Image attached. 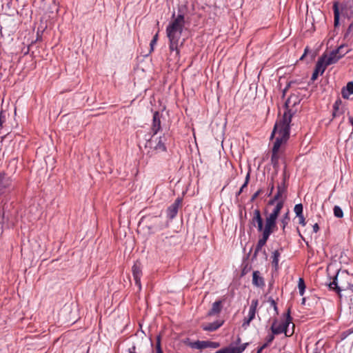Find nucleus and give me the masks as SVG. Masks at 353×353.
<instances>
[{
  "mask_svg": "<svg viewBox=\"0 0 353 353\" xmlns=\"http://www.w3.org/2000/svg\"><path fill=\"white\" fill-rule=\"evenodd\" d=\"M292 121V114H285L283 118L276 121L272 132L270 139L275 137V141L272 149L271 163L274 168L279 166V150L282 144L285 143L290 137V124Z\"/></svg>",
  "mask_w": 353,
  "mask_h": 353,
  "instance_id": "nucleus-1",
  "label": "nucleus"
},
{
  "mask_svg": "<svg viewBox=\"0 0 353 353\" xmlns=\"http://www.w3.org/2000/svg\"><path fill=\"white\" fill-rule=\"evenodd\" d=\"M185 21L184 13L181 8L178 10L177 15L174 12L171 17V20L166 27V34L169 40V49L170 54L174 53V58L179 59L180 50L179 48V42L181 37Z\"/></svg>",
  "mask_w": 353,
  "mask_h": 353,
  "instance_id": "nucleus-2",
  "label": "nucleus"
},
{
  "mask_svg": "<svg viewBox=\"0 0 353 353\" xmlns=\"http://www.w3.org/2000/svg\"><path fill=\"white\" fill-rule=\"evenodd\" d=\"M336 62L337 59H335L332 57L327 58H326L325 55H323L322 57H321L315 65V68L312 73L311 80L313 81H315L318 78L319 74H323L327 65L336 63Z\"/></svg>",
  "mask_w": 353,
  "mask_h": 353,
  "instance_id": "nucleus-3",
  "label": "nucleus"
},
{
  "mask_svg": "<svg viewBox=\"0 0 353 353\" xmlns=\"http://www.w3.org/2000/svg\"><path fill=\"white\" fill-rule=\"evenodd\" d=\"M290 310H291L290 307H289L286 312V317H285V321H283L282 323H281L278 326H276V324L277 323L276 319H275L274 321V322L272 323V324L270 327V330L273 333V334L278 335L281 333H285V335L288 336V334H287L288 327L292 320V318L290 316V312H291Z\"/></svg>",
  "mask_w": 353,
  "mask_h": 353,
  "instance_id": "nucleus-4",
  "label": "nucleus"
},
{
  "mask_svg": "<svg viewBox=\"0 0 353 353\" xmlns=\"http://www.w3.org/2000/svg\"><path fill=\"white\" fill-rule=\"evenodd\" d=\"M183 199L178 197L166 210L167 216L170 220L174 219L178 213L179 209L182 207Z\"/></svg>",
  "mask_w": 353,
  "mask_h": 353,
  "instance_id": "nucleus-5",
  "label": "nucleus"
},
{
  "mask_svg": "<svg viewBox=\"0 0 353 353\" xmlns=\"http://www.w3.org/2000/svg\"><path fill=\"white\" fill-rule=\"evenodd\" d=\"M166 141H167V137H166L165 134H163L162 136H160V137L156 138V139L154 141V142H155L154 145H153V146L152 145V143L154 142V140L152 139V138L149 141V144L157 152H166L167 151V148L165 145Z\"/></svg>",
  "mask_w": 353,
  "mask_h": 353,
  "instance_id": "nucleus-6",
  "label": "nucleus"
},
{
  "mask_svg": "<svg viewBox=\"0 0 353 353\" xmlns=\"http://www.w3.org/2000/svg\"><path fill=\"white\" fill-rule=\"evenodd\" d=\"M259 305V300L257 299H252L250 307L248 316L245 318L243 323V327H247L250 325V322L255 318L256 308Z\"/></svg>",
  "mask_w": 353,
  "mask_h": 353,
  "instance_id": "nucleus-7",
  "label": "nucleus"
},
{
  "mask_svg": "<svg viewBox=\"0 0 353 353\" xmlns=\"http://www.w3.org/2000/svg\"><path fill=\"white\" fill-rule=\"evenodd\" d=\"M161 117L162 115L159 111H155L153 113L152 123L150 128L152 137H154L161 129Z\"/></svg>",
  "mask_w": 353,
  "mask_h": 353,
  "instance_id": "nucleus-8",
  "label": "nucleus"
},
{
  "mask_svg": "<svg viewBox=\"0 0 353 353\" xmlns=\"http://www.w3.org/2000/svg\"><path fill=\"white\" fill-rule=\"evenodd\" d=\"M338 274H339V272H337L336 276L334 277L333 281L329 283L328 286H329L330 290L335 291L336 292V294L339 296L340 298L341 297V292L342 290H349L351 291V292L353 293V284L348 283L347 288H344V289H343L341 287H340L338 285V283H337Z\"/></svg>",
  "mask_w": 353,
  "mask_h": 353,
  "instance_id": "nucleus-9",
  "label": "nucleus"
},
{
  "mask_svg": "<svg viewBox=\"0 0 353 353\" xmlns=\"http://www.w3.org/2000/svg\"><path fill=\"white\" fill-rule=\"evenodd\" d=\"M132 276L134 280L135 285L140 290L141 289V277L142 276V270L141 263L136 262L132 268Z\"/></svg>",
  "mask_w": 353,
  "mask_h": 353,
  "instance_id": "nucleus-10",
  "label": "nucleus"
},
{
  "mask_svg": "<svg viewBox=\"0 0 353 353\" xmlns=\"http://www.w3.org/2000/svg\"><path fill=\"white\" fill-rule=\"evenodd\" d=\"M300 103V99H299L298 98V96L294 94H290V96L288 97V99L286 100L285 103V108L286 109V111L284 112L283 115L285 114H292V117H293V114L294 113L292 112V110L290 109V107H294L295 106L296 104H299Z\"/></svg>",
  "mask_w": 353,
  "mask_h": 353,
  "instance_id": "nucleus-11",
  "label": "nucleus"
},
{
  "mask_svg": "<svg viewBox=\"0 0 353 353\" xmlns=\"http://www.w3.org/2000/svg\"><path fill=\"white\" fill-rule=\"evenodd\" d=\"M248 345V343L239 346H232V345H230L229 347L221 349L215 353H242L245 350Z\"/></svg>",
  "mask_w": 353,
  "mask_h": 353,
  "instance_id": "nucleus-12",
  "label": "nucleus"
},
{
  "mask_svg": "<svg viewBox=\"0 0 353 353\" xmlns=\"http://www.w3.org/2000/svg\"><path fill=\"white\" fill-rule=\"evenodd\" d=\"M11 179L5 173H0V196L6 192L11 185Z\"/></svg>",
  "mask_w": 353,
  "mask_h": 353,
  "instance_id": "nucleus-13",
  "label": "nucleus"
},
{
  "mask_svg": "<svg viewBox=\"0 0 353 353\" xmlns=\"http://www.w3.org/2000/svg\"><path fill=\"white\" fill-rule=\"evenodd\" d=\"M223 300H218L213 303L211 309L207 313V316L219 314L223 309Z\"/></svg>",
  "mask_w": 353,
  "mask_h": 353,
  "instance_id": "nucleus-14",
  "label": "nucleus"
},
{
  "mask_svg": "<svg viewBox=\"0 0 353 353\" xmlns=\"http://www.w3.org/2000/svg\"><path fill=\"white\" fill-rule=\"evenodd\" d=\"M252 283L253 285L257 288H263L265 286L264 278L261 275V272L259 270L253 272Z\"/></svg>",
  "mask_w": 353,
  "mask_h": 353,
  "instance_id": "nucleus-15",
  "label": "nucleus"
},
{
  "mask_svg": "<svg viewBox=\"0 0 353 353\" xmlns=\"http://www.w3.org/2000/svg\"><path fill=\"white\" fill-rule=\"evenodd\" d=\"M224 323V321L223 320H216L212 323H209L207 324H203L201 325L202 329L204 331L207 332H214L218 330L220 327H221Z\"/></svg>",
  "mask_w": 353,
  "mask_h": 353,
  "instance_id": "nucleus-16",
  "label": "nucleus"
},
{
  "mask_svg": "<svg viewBox=\"0 0 353 353\" xmlns=\"http://www.w3.org/2000/svg\"><path fill=\"white\" fill-rule=\"evenodd\" d=\"M345 47V44L341 45L336 50H332L330 52L329 57H334L335 59H337V61H338L340 59L343 57L348 52V51L344 52L343 50V49Z\"/></svg>",
  "mask_w": 353,
  "mask_h": 353,
  "instance_id": "nucleus-17",
  "label": "nucleus"
},
{
  "mask_svg": "<svg viewBox=\"0 0 353 353\" xmlns=\"http://www.w3.org/2000/svg\"><path fill=\"white\" fill-rule=\"evenodd\" d=\"M353 94V81H350L347 83L345 87L341 90V95L343 99H349L350 94Z\"/></svg>",
  "mask_w": 353,
  "mask_h": 353,
  "instance_id": "nucleus-18",
  "label": "nucleus"
},
{
  "mask_svg": "<svg viewBox=\"0 0 353 353\" xmlns=\"http://www.w3.org/2000/svg\"><path fill=\"white\" fill-rule=\"evenodd\" d=\"M208 341H196L192 342L189 344V346L192 348L198 350H202L208 347Z\"/></svg>",
  "mask_w": 353,
  "mask_h": 353,
  "instance_id": "nucleus-19",
  "label": "nucleus"
},
{
  "mask_svg": "<svg viewBox=\"0 0 353 353\" xmlns=\"http://www.w3.org/2000/svg\"><path fill=\"white\" fill-rule=\"evenodd\" d=\"M250 221L254 226H256V225H259V223L263 221L261 212L259 209L254 210L253 212V216Z\"/></svg>",
  "mask_w": 353,
  "mask_h": 353,
  "instance_id": "nucleus-20",
  "label": "nucleus"
},
{
  "mask_svg": "<svg viewBox=\"0 0 353 353\" xmlns=\"http://www.w3.org/2000/svg\"><path fill=\"white\" fill-rule=\"evenodd\" d=\"M290 221V211L288 210L282 216L281 219V227L283 230V233H285V228Z\"/></svg>",
  "mask_w": 353,
  "mask_h": 353,
  "instance_id": "nucleus-21",
  "label": "nucleus"
},
{
  "mask_svg": "<svg viewBox=\"0 0 353 353\" xmlns=\"http://www.w3.org/2000/svg\"><path fill=\"white\" fill-rule=\"evenodd\" d=\"M277 191L275 194L278 195L279 196L281 197L283 194H285L287 192L288 189V183H285V182H281L277 185L276 187ZM286 197V195H285V198Z\"/></svg>",
  "mask_w": 353,
  "mask_h": 353,
  "instance_id": "nucleus-22",
  "label": "nucleus"
},
{
  "mask_svg": "<svg viewBox=\"0 0 353 353\" xmlns=\"http://www.w3.org/2000/svg\"><path fill=\"white\" fill-rule=\"evenodd\" d=\"M334 11V25L337 27L339 25L340 12L338 2H335L333 5Z\"/></svg>",
  "mask_w": 353,
  "mask_h": 353,
  "instance_id": "nucleus-23",
  "label": "nucleus"
},
{
  "mask_svg": "<svg viewBox=\"0 0 353 353\" xmlns=\"http://www.w3.org/2000/svg\"><path fill=\"white\" fill-rule=\"evenodd\" d=\"M266 241H264V240L259 238L256 245L254 254L252 255V260L256 259L259 252L262 250V248L266 244Z\"/></svg>",
  "mask_w": 353,
  "mask_h": 353,
  "instance_id": "nucleus-24",
  "label": "nucleus"
},
{
  "mask_svg": "<svg viewBox=\"0 0 353 353\" xmlns=\"http://www.w3.org/2000/svg\"><path fill=\"white\" fill-rule=\"evenodd\" d=\"M160 216H161V213L159 215H157V216H154L152 217L146 216L145 218V219L148 218L150 219L151 222L154 223V225H152V228H155L161 230L164 225L161 221H159V219L160 218Z\"/></svg>",
  "mask_w": 353,
  "mask_h": 353,
  "instance_id": "nucleus-25",
  "label": "nucleus"
},
{
  "mask_svg": "<svg viewBox=\"0 0 353 353\" xmlns=\"http://www.w3.org/2000/svg\"><path fill=\"white\" fill-rule=\"evenodd\" d=\"M280 252L279 250H275L272 253V264L275 271H277L279 268V259L280 256Z\"/></svg>",
  "mask_w": 353,
  "mask_h": 353,
  "instance_id": "nucleus-26",
  "label": "nucleus"
},
{
  "mask_svg": "<svg viewBox=\"0 0 353 353\" xmlns=\"http://www.w3.org/2000/svg\"><path fill=\"white\" fill-rule=\"evenodd\" d=\"M277 229L276 223H272L265 221L264 230L269 232L271 234Z\"/></svg>",
  "mask_w": 353,
  "mask_h": 353,
  "instance_id": "nucleus-27",
  "label": "nucleus"
},
{
  "mask_svg": "<svg viewBox=\"0 0 353 353\" xmlns=\"http://www.w3.org/2000/svg\"><path fill=\"white\" fill-rule=\"evenodd\" d=\"M345 108L344 107L337 108L336 109L332 108V119L343 115L345 113Z\"/></svg>",
  "mask_w": 353,
  "mask_h": 353,
  "instance_id": "nucleus-28",
  "label": "nucleus"
},
{
  "mask_svg": "<svg viewBox=\"0 0 353 353\" xmlns=\"http://www.w3.org/2000/svg\"><path fill=\"white\" fill-rule=\"evenodd\" d=\"M283 205H284V201H279L276 203V205L274 207V208L273 209L272 212L274 213L275 215L279 216L281 209L283 208Z\"/></svg>",
  "mask_w": 353,
  "mask_h": 353,
  "instance_id": "nucleus-29",
  "label": "nucleus"
},
{
  "mask_svg": "<svg viewBox=\"0 0 353 353\" xmlns=\"http://www.w3.org/2000/svg\"><path fill=\"white\" fill-rule=\"evenodd\" d=\"M298 288L299 290V294L301 296H303L305 292V284L304 279L303 278H299V282H298Z\"/></svg>",
  "mask_w": 353,
  "mask_h": 353,
  "instance_id": "nucleus-30",
  "label": "nucleus"
},
{
  "mask_svg": "<svg viewBox=\"0 0 353 353\" xmlns=\"http://www.w3.org/2000/svg\"><path fill=\"white\" fill-rule=\"evenodd\" d=\"M156 352L157 353H163L162 348H161V335L159 334L157 336L156 339Z\"/></svg>",
  "mask_w": 353,
  "mask_h": 353,
  "instance_id": "nucleus-31",
  "label": "nucleus"
},
{
  "mask_svg": "<svg viewBox=\"0 0 353 353\" xmlns=\"http://www.w3.org/2000/svg\"><path fill=\"white\" fill-rule=\"evenodd\" d=\"M249 181H250V173L248 172L245 176L244 183L242 185L240 190L236 192V196H239L242 193V192L243 191V189L247 187V185L249 183Z\"/></svg>",
  "mask_w": 353,
  "mask_h": 353,
  "instance_id": "nucleus-32",
  "label": "nucleus"
},
{
  "mask_svg": "<svg viewBox=\"0 0 353 353\" xmlns=\"http://www.w3.org/2000/svg\"><path fill=\"white\" fill-rule=\"evenodd\" d=\"M334 214L337 218H342L343 216V212L339 206L335 205L334 207Z\"/></svg>",
  "mask_w": 353,
  "mask_h": 353,
  "instance_id": "nucleus-33",
  "label": "nucleus"
},
{
  "mask_svg": "<svg viewBox=\"0 0 353 353\" xmlns=\"http://www.w3.org/2000/svg\"><path fill=\"white\" fill-rule=\"evenodd\" d=\"M303 205L301 203H299V204L295 205L294 208V211L296 216H299V215H301V214H303Z\"/></svg>",
  "mask_w": 353,
  "mask_h": 353,
  "instance_id": "nucleus-34",
  "label": "nucleus"
},
{
  "mask_svg": "<svg viewBox=\"0 0 353 353\" xmlns=\"http://www.w3.org/2000/svg\"><path fill=\"white\" fill-rule=\"evenodd\" d=\"M274 335L275 334H273L272 332V334H268L265 337V342L263 344H267V346L268 347L272 343V341H274Z\"/></svg>",
  "mask_w": 353,
  "mask_h": 353,
  "instance_id": "nucleus-35",
  "label": "nucleus"
},
{
  "mask_svg": "<svg viewBox=\"0 0 353 353\" xmlns=\"http://www.w3.org/2000/svg\"><path fill=\"white\" fill-rule=\"evenodd\" d=\"M159 38V33H156L155 35L153 37L152 41H150V52L153 51L154 46L157 43Z\"/></svg>",
  "mask_w": 353,
  "mask_h": 353,
  "instance_id": "nucleus-36",
  "label": "nucleus"
},
{
  "mask_svg": "<svg viewBox=\"0 0 353 353\" xmlns=\"http://www.w3.org/2000/svg\"><path fill=\"white\" fill-rule=\"evenodd\" d=\"M278 218V216L275 215L274 213L271 212L268 216L266 217L265 221L276 223V219Z\"/></svg>",
  "mask_w": 353,
  "mask_h": 353,
  "instance_id": "nucleus-37",
  "label": "nucleus"
},
{
  "mask_svg": "<svg viewBox=\"0 0 353 353\" xmlns=\"http://www.w3.org/2000/svg\"><path fill=\"white\" fill-rule=\"evenodd\" d=\"M281 197L279 196L278 195L275 194L273 198H272L270 200H269L268 205H274L276 201H283V199H281Z\"/></svg>",
  "mask_w": 353,
  "mask_h": 353,
  "instance_id": "nucleus-38",
  "label": "nucleus"
},
{
  "mask_svg": "<svg viewBox=\"0 0 353 353\" xmlns=\"http://www.w3.org/2000/svg\"><path fill=\"white\" fill-rule=\"evenodd\" d=\"M6 112L4 111H1L0 112V127L1 128L3 127V123L6 121Z\"/></svg>",
  "mask_w": 353,
  "mask_h": 353,
  "instance_id": "nucleus-39",
  "label": "nucleus"
},
{
  "mask_svg": "<svg viewBox=\"0 0 353 353\" xmlns=\"http://www.w3.org/2000/svg\"><path fill=\"white\" fill-rule=\"evenodd\" d=\"M290 178V174H288L286 170V167L284 168L283 171V180L281 182H285V183H288V181Z\"/></svg>",
  "mask_w": 353,
  "mask_h": 353,
  "instance_id": "nucleus-40",
  "label": "nucleus"
},
{
  "mask_svg": "<svg viewBox=\"0 0 353 353\" xmlns=\"http://www.w3.org/2000/svg\"><path fill=\"white\" fill-rule=\"evenodd\" d=\"M263 192V190L262 189L258 190L251 197L250 202H254V200L261 194Z\"/></svg>",
  "mask_w": 353,
  "mask_h": 353,
  "instance_id": "nucleus-41",
  "label": "nucleus"
},
{
  "mask_svg": "<svg viewBox=\"0 0 353 353\" xmlns=\"http://www.w3.org/2000/svg\"><path fill=\"white\" fill-rule=\"evenodd\" d=\"M261 237H260L261 239L266 241H268V240L269 239V237L271 235L270 233H269V232H267L265 230H263V232H261Z\"/></svg>",
  "mask_w": 353,
  "mask_h": 353,
  "instance_id": "nucleus-42",
  "label": "nucleus"
},
{
  "mask_svg": "<svg viewBox=\"0 0 353 353\" xmlns=\"http://www.w3.org/2000/svg\"><path fill=\"white\" fill-rule=\"evenodd\" d=\"M352 32H353V21L349 25L345 33L344 37L347 38L349 36V34H351Z\"/></svg>",
  "mask_w": 353,
  "mask_h": 353,
  "instance_id": "nucleus-43",
  "label": "nucleus"
},
{
  "mask_svg": "<svg viewBox=\"0 0 353 353\" xmlns=\"http://www.w3.org/2000/svg\"><path fill=\"white\" fill-rule=\"evenodd\" d=\"M269 302L270 303L271 306L274 307V310L276 312V313L278 314V307L276 301L272 297H270Z\"/></svg>",
  "mask_w": 353,
  "mask_h": 353,
  "instance_id": "nucleus-44",
  "label": "nucleus"
},
{
  "mask_svg": "<svg viewBox=\"0 0 353 353\" xmlns=\"http://www.w3.org/2000/svg\"><path fill=\"white\" fill-rule=\"evenodd\" d=\"M208 347L210 348H217L220 346V343L219 342H214L208 341Z\"/></svg>",
  "mask_w": 353,
  "mask_h": 353,
  "instance_id": "nucleus-45",
  "label": "nucleus"
},
{
  "mask_svg": "<svg viewBox=\"0 0 353 353\" xmlns=\"http://www.w3.org/2000/svg\"><path fill=\"white\" fill-rule=\"evenodd\" d=\"M341 105H342V101L341 100V99L339 98L336 100V101L333 104L332 108L336 109L337 108H341L342 107Z\"/></svg>",
  "mask_w": 353,
  "mask_h": 353,
  "instance_id": "nucleus-46",
  "label": "nucleus"
},
{
  "mask_svg": "<svg viewBox=\"0 0 353 353\" xmlns=\"http://www.w3.org/2000/svg\"><path fill=\"white\" fill-rule=\"evenodd\" d=\"M297 217L299 218V223L303 226L305 225L306 222H305V219L303 214L297 216Z\"/></svg>",
  "mask_w": 353,
  "mask_h": 353,
  "instance_id": "nucleus-47",
  "label": "nucleus"
},
{
  "mask_svg": "<svg viewBox=\"0 0 353 353\" xmlns=\"http://www.w3.org/2000/svg\"><path fill=\"white\" fill-rule=\"evenodd\" d=\"M255 227L257 228L258 232H263V230H264L263 221L260 223H259V225H256Z\"/></svg>",
  "mask_w": 353,
  "mask_h": 353,
  "instance_id": "nucleus-48",
  "label": "nucleus"
},
{
  "mask_svg": "<svg viewBox=\"0 0 353 353\" xmlns=\"http://www.w3.org/2000/svg\"><path fill=\"white\" fill-rule=\"evenodd\" d=\"M274 182H273V179L272 180V182L270 183V192L268 194V196H270L274 190Z\"/></svg>",
  "mask_w": 353,
  "mask_h": 353,
  "instance_id": "nucleus-49",
  "label": "nucleus"
},
{
  "mask_svg": "<svg viewBox=\"0 0 353 353\" xmlns=\"http://www.w3.org/2000/svg\"><path fill=\"white\" fill-rule=\"evenodd\" d=\"M268 347L267 344H263L261 347L257 349L256 353H261L263 350Z\"/></svg>",
  "mask_w": 353,
  "mask_h": 353,
  "instance_id": "nucleus-50",
  "label": "nucleus"
},
{
  "mask_svg": "<svg viewBox=\"0 0 353 353\" xmlns=\"http://www.w3.org/2000/svg\"><path fill=\"white\" fill-rule=\"evenodd\" d=\"M308 52H309V48H308V47H306L305 48L303 54L300 58V60H303L304 59L305 56L307 54Z\"/></svg>",
  "mask_w": 353,
  "mask_h": 353,
  "instance_id": "nucleus-51",
  "label": "nucleus"
},
{
  "mask_svg": "<svg viewBox=\"0 0 353 353\" xmlns=\"http://www.w3.org/2000/svg\"><path fill=\"white\" fill-rule=\"evenodd\" d=\"M319 226L318 223H315L313 225V231H314V232L316 233L319 232Z\"/></svg>",
  "mask_w": 353,
  "mask_h": 353,
  "instance_id": "nucleus-52",
  "label": "nucleus"
},
{
  "mask_svg": "<svg viewBox=\"0 0 353 353\" xmlns=\"http://www.w3.org/2000/svg\"><path fill=\"white\" fill-rule=\"evenodd\" d=\"M295 83V81H289V82L287 83V85H286V86H285V89H287V90H289V88L292 86V85L293 83Z\"/></svg>",
  "mask_w": 353,
  "mask_h": 353,
  "instance_id": "nucleus-53",
  "label": "nucleus"
},
{
  "mask_svg": "<svg viewBox=\"0 0 353 353\" xmlns=\"http://www.w3.org/2000/svg\"><path fill=\"white\" fill-rule=\"evenodd\" d=\"M353 333V327L352 328H350L348 329L347 330H346L344 334H347L346 335H349V334H351Z\"/></svg>",
  "mask_w": 353,
  "mask_h": 353,
  "instance_id": "nucleus-54",
  "label": "nucleus"
},
{
  "mask_svg": "<svg viewBox=\"0 0 353 353\" xmlns=\"http://www.w3.org/2000/svg\"><path fill=\"white\" fill-rule=\"evenodd\" d=\"M241 339L240 336H238V337H237V339H236V340L235 341V344L236 345H239L241 343Z\"/></svg>",
  "mask_w": 353,
  "mask_h": 353,
  "instance_id": "nucleus-55",
  "label": "nucleus"
},
{
  "mask_svg": "<svg viewBox=\"0 0 353 353\" xmlns=\"http://www.w3.org/2000/svg\"><path fill=\"white\" fill-rule=\"evenodd\" d=\"M348 119H349L350 124L353 126V117L351 115H349Z\"/></svg>",
  "mask_w": 353,
  "mask_h": 353,
  "instance_id": "nucleus-56",
  "label": "nucleus"
},
{
  "mask_svg": "<svg viewBox=\"0 0 353 353\" xmlns=\"http://www.w3.org/2000/svg\"><path fill=\"white\" fill-rule=\"evenodd\" d=\"M288 92L287 89H285V88H284V89H283V90L282 98H284V97H285V94H286V92Z\"/></svg>",
  "mask_w": 353,
  "mask_h": 353,
  "instance_id": "nucleus-57",
  "label": "nucleus"
},
{
  "mask_svg": "<svg viewBox=\"0 0 353 353\" xmlns=\"http://www.w3.org/2000/svg\"><path fill=\"white\" fill-rule=\"evenodd\" d=\"M29 52V47H28V50L26 52H25V54H27Z\"/></svg>",
  "mask_w": 353,
  "mask_h": 353,
  "instance_id": "nucleus-58",
  "label": "nucleus"
},
{
  "mask_svg": "<svg viewBox=\"0 0 353 353\" xmlns=\"http://www.w3.org/2000/svg\"><path fill=\"white\" fill-rule=\"evenodd\" d=\"M297 230H298V232H299V236H300L301 237H302V235H301V234L300 233V232H299V228H297Z\"/></svg>",
  "mask_w": 353,
  "mask_h": 353,
  "instance_id": "nucleus-59",
  "label": "nucleus"
},
{
  "mask_svg": "<svg viewBox=\"0 0 353 353\" xmlns=\"http://www.w3.org/2000/svg\"><path fill=\"white\" fill-rule=\"evenodd\" d=\"M344 119H345V117H343V119H342V121H341V123H342V122H343Z\"/></svg>",
  "mask_w": 353,
  "mask_h": 353,
  "instance_id": "nucleus-60",
  "label": "nucleus"
},
{
  "mask_svg": "<svg viewBox=\"0 0 353 353\" xmlns=\"http://www.w3.org/2000/svg\"><path fill=\"white\" fill-rule=\"evenodd\" d=\"M305 303V299H303V303Z\"/></svg>",
  "mask_w": 353,
  "mask_h": 353,
  "instance_id": "nucleus-61",
  "label": "nucleus"
}]
</instances>
